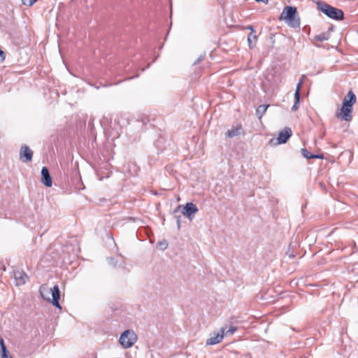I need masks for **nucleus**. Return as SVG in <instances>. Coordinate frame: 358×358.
Masks as SVG:
<instances>
[{"label":"nucleus","mask_w":358,"mask_h":358,"mask_svg":"<svg viewBox=\"0 0 358 358\" xmlns=\"http://www.w3.org/2000/svg\"><path fill=\"white\" fill-rule=\"evenodd\" d=\"M357 97L352 91H349L343 98L341 107L336 113L335 116L345 122H350L352 119L353 106L355 104Z\"/></svg>","instance_id":"1"},{"label":"nucleus","mask_w":358,"mask_h":358,"mask_svg":"<svg viewBox=\"0 0 358 358\" xmlns=\"http://www.w3.org/2000/svg\"><path fill=\"white\" fill-rule=\"evenodd\" d=\"M39 292L41 297L49 302L53 306L61 309V306L59 303L60 298V292L58 285H55L52 288H50L46 285H43L39 289Z\"/></svg>","instance_id":"2"},{"label":"nucleus","mask_w":358,"mask_h":358,"mask_svg":"<svg viewBox=\"0 0 358 358\" xmlns=\"http://www.w3.org/2000/svg\"><path fill=\"white\" fill-rule=\"evenodd\" d=\"M297 10L295 7L285 6L280 16V20H285L291 27H299L300 20L297 17Z\"/></svg>","instance_id":"3"},{"label":"nucleus","mask_w":358,"mask_h":358,"mask_svg":"<svg viewBox=\"0 0 358 358\" xmlns=\"http://www.w3.org/2000/svg\"><path fill=\"white\" fill-rule=\"evenodd\" d=\"M320 10L329 17L334 20H340L343 19V12L337 8L333 7L327 3H322L319 4Z\"/></svg>","instance_id":"4"},{"label":"nucleus","mask_w":358,"mask_h":358,"mask_svg":"<svg viewBox=\"0 0 358 358\" xmlns=\"http://www.w3.org/2000/svg\"><path fill=\"white\" fill-rule=\"evenodd\" d=\"M137 341V336L132 330H125L119 339L120 345L124 348H131Z\"/></svg>","instance_id":"5"},{"label":"nucleus","mask_w":358,"mask_h":358,"mask_svg":"<svg viewBox=\"0 0 358 358\" xmlns=\"http://www.w3.org/2000/svg\"><path fill=\"white\" fill-rule=\"evenodd\" d=\"M198 212V208L193 203H186L182 209V214L186 216L189 220H192L194 215Z\"/></svg>","instance_id":"6"},{"label":"nucleus","mask_w":358,"mask_h":358,"mask_svg":"<svg viewBox=\"0 0 358 358\" xmlns=\"http://www.w3.org/2000/svg\"><path fill=\"white\" fill-rule=\"evenodd\" d=\"M33 152L27 145H22L20 151V159L23 162L31 161Z\"/></svg>","instance_id":"7"},{"label":"nucleus","mask_w":358,"mask_h":358,"mask_svg":"<svg viewBox=\"0 0 358 358\" xmlns=\"http://www.w3.org/2000/svg\"><path fill=\"white\" fill-rule=\"evenodd\" d=\"M224 336V329L222 328L219 332L211 336L206 341V345H214L220 343Z\"/></svg>","instance_id":"8"},{"label":"nucleus","mask_w":358,"mask_h":358,"mask_svg":"<svg viewBox=\"0 0 358 358\" xmlns=\"http://www.w3.org/2000/svg\"><path fill=\"white\" fill-rule=\"evenodd\" d=\"M292 136V130L289 127H285L282 131H280L278 137L277 141L278 144L285 143Z\"/></svg>","instance_id":"9"},{"label":"nucleus","mask_w":358,"mask_h":358,"mask_svg":"<svg viewBox=\"0 0 358 358\" xmlns=\"http://www.w3.org/2000/svg\"><path fill=\"white\" fill-rule=\"evenodd\" d=\"M41 181L44 185L50 187L52 185V178L47 167L43 166L41 169Z\"/></svg>","instance_id":"10"},{"label":"nucleus","mask_w":358,"mask_h":358,"mask_svg":"<svg viewBox=\"0 0 358 358\" xmlns=\"http://www.w3.org/2000/svg\"><path fill=\"white\" fill-rule=\"evenodd\" d=\"M15 285L20 286L25 284L27 279V275L23 271H16L13 273Z\"/></svg>","instance_id":"11"},{"label":"nucleus","mask_w":358,"mask_h":358,"mask_svg":"<svg viewBox=\"0 0 358 358\" xmlns=\"http://www.w3.org/2000/svg\"><path fill=\"white\" fill-rule=\"evenodd\" d=\"M303 77L299 80L297 84L296 89L294 93V103L292 108V110L296 111L299 108V99H300V89L303 82Z\"/></svg>","instance_id":"12"},{"label":"nucleus","mask_w":358,"mask_h":358,"mask_svg":"<svg viewBox=\"0 0 358 358\" xmlns=\"http://www.w3.org/2000/svg\"><path fill=\"white\" fill-rule=\"evenodd\" d=\"M242 126L241 124H236L233 126L230 129L226 132V136L227 138H233L238 136L242 131Z\"/></svg>","instance_id":"13"},{"label":"nucleus","mask_w":358,"mask_h":358,"mask_svg":"<svg viewBox=\"0 0 358 358\" xmlns=\"http://www.w3.org/2000/svg\"><path fill=\"white\" fill-rule=\"evenodd\" d=\"M249 29L252 31V33H250L249 35H248V44H249V46H250V48H253L255 45V43H256V41H257V36L256 34L254 33V29L252 28V27H249Z\"/></svg>","instance_id":"14"},{"label":"nucleus","mask_w":358,"mask_h":358,"mask_svg":"<svg viewBox=\"0 0 358 358\" xmlns=\"http://www.w3.org/2000/svg\"><path fill=\"white\" fill-rule=\"evenodd\" d=\"M269 107V105H260L257 107L256 110V115L259 120L262 119L264 114L266 113L267 108Z\"/></svg>","instance_id":"15"},{"label":"nucleus","mask_w":358,"mask_h":358,"mask_svg":"<svg viewBox=\"0 0 358 358\" xmlns=\"http://www.w3.org/2000/svg\"><path fill=\"white\" fill-rule=\"evenodd\" d=\"M302 155L306 159H323V155H312L309 152L307 151L306 149H301Z\"/></svg>","instance_id":"16"},{"label":"nucleus","mask_w":358,"mask_h":358,"mask_svg":"<svg viewBox=\"0 0 358 358\" xmlns=\"http://www.w3.org/2000/svg\"><path fill=\"white\" fill-rule=\"evenodd\" d=\"M330 34L329 33H322L314 36V40L317 41H324L329 40Z\"/></svg>","instance_id":"17"},{"label":"nucleus","mask_w":358,"mask_h":358,"mask_svg":"<svg viewBox=\"0 0 358 358\" xmlns=\"http://www.w3.org/2000/svg\"><path fill=\"white\" fill-rule=\"evenodd\" d=\"M0 347L1 353L3 352V355H6V353L7 352L6 346L4 343L3 338L2 337H0Z\"/></svg>","instance_id":"18"},{"label":"nucleus","mask_w":358,"mask_h":358,"mask_svg":"<svg viewBox=\"0 0 358 358\" xmlns=\"http://www.w3.org/2000/svg\"><path fill=\"white\" fill-rule=\"evenodd\" d=\"M22 1L23 5L31 6L37 1V0H22Z\"/></svg>","instance_id":"19"},{"label":"nucleus","mask_w":358,"mask_h":358,"mask_svg":"<svg viewBox=\"0 0 358 358\" xmlns=\"http://www.w3.org/2000/svg\"><path fill=\"white\" fill-rule=\"evenodd\" d=\"M236 331V327H230V328L227 331V332H226V333L224 332V334H233Z\"/></svg>","instance_id":"20"},{"label":"nucleus","mask_w":358,"mask_h":358,"mask_svg":"<svg viewBox=\"0 0 358 358\" xmlns=\"http://www.w3.org/2000/svg\"><path fill=\"white\" fill-rule=\"evenodd\" d=\"M159 245L161 249L165 250L167 248V246H168V243L166 241L159 242Z\"/></svg>","instance_id":"21"},{"label":"nucleus","mask_w":358,"mask_h":358,"mask_svg":"<svg viewBox=\"0 0 358 358\" xmlns=\"http://www.w3.org/2000/svg\"><path fill=\"white\" fill-rule=\"evenodd\" d=\"M6 58V55L3 51L0 50V62H3Z\"/></svg>","instance_id":"22"},{"label":"nucleus","mask_w":358,"mask_h":358,"mask_svg":"<svg viewBox=\"0 0 358 358\" xmlns=\"http://www.w3.org/2000/svg\"><path fill=\"white\" fill-rule=\"evenodd\" d=\"M1 358H13L10 355L8 351L6 353V355H3V352L1 353Z\"/></svg>","instance_id":"23"},{"label":"nucleus","mask_w":358,"mask_h":358,"mask_svg":"<svg viewBox=\"0 0 358 358\" xmlns=\"http://www.w3.org/2000/svg\"><path fill=\"white\" fill-rule=\"evenodd\" d=\"M255 1H257V2H262V3H264L266 4H267L268 2V0H255Z\"/></svg>","instance_id":"24"},{"label":"nucleus","mask_w":358,"mask_h":358,"mask_svg":"<svg viewBox=\"0 0 358 358\" xmlns=\"http://www.w3.org/2000/svg\"><path fill=\"white\" fill-rule=\"evenodd\" d=\"M294 257V255H289V257H290V258H293Z\"/></svg>","instance_id":"25"}]
</instances>
